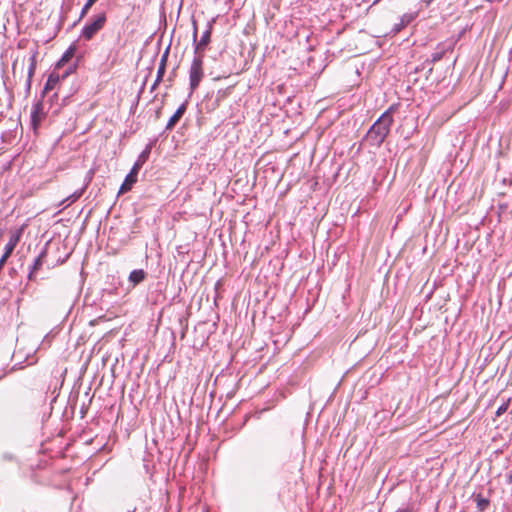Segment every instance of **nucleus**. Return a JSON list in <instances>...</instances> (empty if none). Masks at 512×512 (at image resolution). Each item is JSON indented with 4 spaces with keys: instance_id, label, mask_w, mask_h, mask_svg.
I'll return each instance as SVG.
<instances>
[{
    "instance_id": "nucleus-1",
    "label": "nucleus",
    "mask_w": 512,
    "mask_h": 512,
    "mask_svg": "<svg viewBox=\"0 0 512 512\" xmlns=\"http://www.w3.org/2000/svg\"><path fill=\"white\" fill-rule=\"evenodd\" d=\"M392 109L391 107L384 112L368 131L366 137L367 140L371 141L372 145L380 146L387 137L393 122Z\"/></svg>"
},
{
    "instance_id": "nucleus-2",
    "label": "nucleus",
    "mask_w": 512,
    "mask_h": 512,
    "mask_svg": "<svg viewBox=\"0 0 512 512\" xmlns=\"http://www.w3.org/2000/svg\"><path fill=\"white\" fill-rule=\"evenodd\" d=\"M203 76V55H196L192 61L189 71L190 90L192 92L199 86Z\"/></svg>"
},
{
    "instance_id": "nucleus-3",
    "label": "nucleus",
    "mask_w": 512,
    "mask_h": 512,
    "mask_svg": "<svg viewBox=\"0 0 512 512\" xmlns=\"http://www.w3.org/2000/svg\"><path fill=\"white\" fill-rule=\"evenodd\" d=\"M106 22V15L105 13L98 14L95 19L88 25H86L82 30V36L86 40H90L94 37V35L100 31Z\"/></svg>"
},
{
    "instance_id": "nucleus-4",
    "label": "nucleus",
    "mask_w": 512,
    "mask_h": 512,
    "mask_svg": "<svg viewBox=\"0 0 512 512\" xmlns=\"http://www.w3.org/2000/svg\"><path fill=\"white\" fill-rule=\"evenodd\" d=\"M141 167V163L137 161L133 168L131 169L130 173L126 176L124 183L121 185L119 193H125L129 191L132 187V185L137 181V174Z\"/></svg>"
},
{
    "instance_id": "nucleus-5",
    "label": "nucleus",
    "mask_w": 512,
    "mask_h": 512,
    "mask_svg": "<svg viewBox=\"0 0 512 512\" xmlns=\"http://www.w3.org/2000/svg\"><path fill=\"white\" fill-rule=\"evenodd\" d=\"M45 113L43 104L41 102H37L32 109L31 112V124L33 129L36 131L41 121L44 119Z\"/></svg>"
},
{
    "instance_id": "nucleus-6",
    "label": "nucleus",
    "mask_w": 512,
    "mask_h": 512,
    "mask_svg": "<svg viewBox=\"0 0 512 512\" xmlns=\"http://www.w3.org/2000/svg\"><path fill=\"white\" fill-rule=\"evenodd\" d=\"M415 16L416 15L413 13L404 14L401 17L400 22L394 25L393 33L397 34L398 32H400L405 26H407L410 22L413 21Z\"/></svg>"
},
{
    "instance_id": "nucleus-7",
    "label": "nucleus",
    "mask_w": 512,
    "mask_h": 512,
    "mask_svg": "<svg viewBox=\"0 0 512 512\" xmlns=\"http://www.w3.org/2000/svg\"><path fill=\"white\" fill-rule=\"evenodd\" d=\"M20 237H21V230L13 232L11 234V236H10L9 242L5 246V252H8V253L12 254V252L15 249L16 245L20 241Z\"/></svg>"
},
{
    "instance_id": "nucleus-8",
    "label": "nucleus",
    "mask_w": 512,
    "mask_h": 512,
    "mask_svg": "<svg viewBox=\"0 0 512 512\" xmlns=\"http://www.w3.org/2000/svg\"><path fill=\"white\" fill-rule=\"evenodd\" d=\"M210 34H211L210 31L206 30L204 32V34L202 35L201 39L199 40V42L196 44L195 53L197 55H202V51L204 50L206 45L210 42Z\"/></svg>"
},
{
    "instance_id": "nucleus-9",
    "label": "nucleus",
    "mask_w": 512,
    "mask_h": 512,
    "mask_svg": "<svg viewBox=\"0 0 512 512\" xmlns=\"http://www.w3.org/2000/svg\"><path fill=\"white\" fill-rule=\"evenodd\" d=\"M185 105H181L176 112L173 114V116L169 119L166 129H172L174 125L180 120V118L183 116L185 112Z\"/></svg>"
},
{
    "instance_id": "nucleus-10",
    "label": "nucleus",
    "mask_w": 512,
    "mask_h": 512,
    "mask_svg": "<svg viewBox=\"0 0 512 512\" xmlns=\"http://www.w3.org/2000/svg\"><path fill=\"white\" fill-rule=\"evenodd\" d=\"M145 276H146V273L144 272V270H142V269L133 270L130 273L129 281L133 285H137L145 279Z\"/></svg>"
},
{
    "instance_id": "nucleus-11",
    "label": "nucleus",
    "mask_w": 512,
    "mask_h": 512,
    "mask_svg": "<svg viewBox=\"0 0 512 512\" xmlns=\"http://www.w3.org/2000/svg\"><path fill=\"white\" fill-rule=\"evenodd\" d=\"M167 58H168V50H166V52L164 53V55L161 58L160 65L158 67L157 79H156L155 85L158 84L162 80V78L165 74Z\"/></svg>"
},
{
    "instance_id": "nucleus-12",
    "label": "nucleus",
    "mask_w": 512,
    "mask_h": 512,
    "mask_svg": "<svg viewBox=\"0 0 512 512\" xmlns=\"http://www.w3.org/2000/svg\"><path fill=\"white\" fill-rule=\"evenodd\" d=\"M74 52H75V48L74 47H70L64 54L63 56L61 57V59L59 60V62L57 63V66H61V65H64L66 62H68L74 55Z\"/></svg>"
},
{
    "instance_id": "nucleus-13",
    "label": "nucleus",
    "mask_w": 512,
    "mask_h": 512,
    "mask_svg": "<svg viewBox=\"0 0 512 512\" xmlns=\"http://www.w3.org/2000/svg\"><path fill=\"white\" fill-rule=\"evenodd\" d=\"M35 68H36V61H35V56L33 55L30 58V66H29V71H28V85H30V80L34 74Z\"/></svg>"
},
{
    "instance_id": "nucleus-14",
    "label": "nucleus",
    "mask_w": 512,
    "mask_h": 512,
    "mask_svg": "<svg viewBox=\"0 0 512 512\" xmlns=\"http://www.w3.org/2000/svg\"><path fill=\"white\" fill-rule=\"evenodd\" d=\"M477 501V507L479 510L483 511L488 506L489 502L487 499L482 498L480 495L476 498Z\"/></svg>"
},
{
    "instance_id": "nucleus-15",
    "label": "nucleus",
    "mask_w": 512,
    "mask_h": 512,
    "mask_svg": "<svg viewBox=\"0 0 512 512\" xmlns=\"http://www.w3.org/2000/svg\"><path fill=\"white\" fill-rule=\"evenodd\" d=\"M41 265H42L41 257L36 258L35 261H34L33 268H32V270H31V272L29 274V279L30 280L33 279V275H34L35 271L37 269H39Z\"/></svg>"
},
{
    "instance_id": "nucleus-16",
    "label": "nucleus",
    "mask_w": 512,
    "mask_h": 512,
    "mask_svg": "<svg viewBox=\"0 0 512 512\" xmlns=\"http://www.w3.org/2000/svg\"><path fill=\"white\" fill-rule=\"evenodd\" d=\"M58 79V76H54L53 74L50 75L46 83L45 89H52L54 85L58 82Z\"/></svg>"
},
{
    "instance_id": "nucleus-17",
    "label": "nucleus",
    "mask_w": 512,
    "mask_h": 512,
    "mask_svg": "<svg viewBox=\"0 0 512 512\" xmlns=\"http://www.w3.org/2000/svg\"><path fill=\"white\" fill-rule=\"evenodd\" d=\"M94 3L93 2H90V0L87 1V3L85 4V6L83 7L82 11H81V18L84 17L88 10L91 8V6L93 5Z\"/></svg>"
},
{
    "instance_id": "nucleus-18",
    "label": "nucleus",
    "mask_w": 512,
    "mask_h": 512,
    "mask_svg": "<svg viewBox=\"0 0 512 512\" xmlns=\"http://www.w3.org/2000/svg\"><path fill=\"white\" fill-rule=\"evenodd\" d=\"M506 410H507V405L500 406L496 412L497 416L502 415Z\"/></svg>"
},
{
    "instance_id": "nucleus-19",
    "label": "nucleus",
    "mask_w": 512,
    "mask_h": 512,
    "mask_svg": "<svg viewBox=\"0 0 512 512\" xmlns=\"http://www.w3.org/2000/svg\"><path fill=\"white\" fill-rule=\"evenodd\" d=\"M80 195H81V192L80 193H74L70 197H68L67 200L71 199V202H74L77 198L80 197Z\"/></svg>"
},
{
    "instance_id": "nucleus-20",
    "label": "nucleus",
    "mask_w": 512,
    "mask_h": 512,
    "mask_svg": "<svg viewBox=\"0 0 512 512\" xmlns=\"http://www.w3.org/2000/svg\"><path fill=\"white\" fill-rule=\"evenodd\" d=\"M148 154V152H144L142 153V155L140 156V159L138 160L141 165L143 164V162L145 161V158H146V155Z\"/></svg>"
},
{
    "instance_id": "nucleus-21",
    "label": "nucleus",
    "mask_w": 512,
    "mask_h": 512,
    "mask_svg": "<svg viewBox=\"0 0 512 512\" xmlns=\"http://www.w3.org/2000/svg\"><path fill=\"white\" fill-rule=\"evenodd\" d=\"M10 255H11V253L4 252V254L1 257V259H4V261H7V259L10 257Z\"/></svg>"
},
{
    "instance_id": "nucleus-22",
    "label": "nucleus",
    "mask_w": 512,
    "mask_h": 512,
    "mask_svg": "<svg viewBox=\"0 0 512 512\" xmlns=\"http://www.w3.org/2000/svg\"><path fill=\"white\" fill-rule=\"evenodd\" d=\"M6 261L4 259L0 258V271L2 270L3 266L5 265Z\"/></svg>"
},
{
    "instance_id": "nucleus-23",
    "label": "nucleus",
    "mask_w": 512,
    "mask_h": 512,
    "mask_svg": "<svg viewBox=\"0 0 512 512\" xmlns=\"http://www.w3.org/2000/svg\"><path fill=\"white\" fill-rule=\"evenodd\" d=\"M397 512H409V511L404 509V510H399Z\"/></svg>"
},
{
    "instance_id": "nucleus-24",
    "label": "nucleus",
    "mask_w": 512,
    "mask_h": 512,
    "mask_svg": "<svg viewBox=\"0 0 512 512\" xmlns=\"http://www.w3.org/2000/svg\"><path fill=\"white\" fill-rule=\"evenodd\" d=\"M509 480L512 481V473L509 475Z\"/></svg>"
},
{
    "instance_id": "nucleus-25",
    "label": "nucleus",
    "mask_w": 512,
    "mask_h": 512,
    "mask_svg": "<svg viewBox=\"0 0 512 512\" xmlns=\"http://www.w3.org/2000/svg\"><path fill=\"white\" fill-rule=\"evenodd\" d=\"M96 1H97V0H90V2H93V3H95Z\"/></svg>"
}]
</instances>
